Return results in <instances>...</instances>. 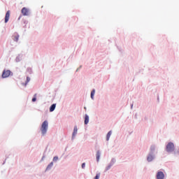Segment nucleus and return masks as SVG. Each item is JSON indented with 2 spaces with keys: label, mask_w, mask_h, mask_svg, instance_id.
Segmentation results:
<instances>
[{
  "label": "nucleus",
  "mask_w": 179,
  "mask_h": 179,
  "mask_svg": "<svg viewBox=\"0 0 179 179\" xmlns=\"http://www.w3.org/2000/svg\"><path fill=\"white\" fill-rule=\"evenodd\" d=\"M166 153L172 154L175 157H178L179 156V147L176 148L174 143L169 141L168 142L164 148Z\"/></svg>",
  "instance_id": "obj_1"
},
{
  "label": "nucleus",
  "mask_w": 179,
  "mask_h": 179,
  "mask_svg": "<svg viewBox=\"0 0 179 179\" xmlns=\"http://www.w3.org/2000/svg\"><path fill=\"white\" fill-rule=\"evenodd\" d=\"M41 134L42 136H44V135H45V134H47V131H48V120H45L41 127Z\"/></svg>",
  "instance_id": "obj_2"
},
{
  "label": "nucleus",
  "mask_w": 179,
  "mask_h": 179,
  "mask_svg": "<svg viewBox=\"0 0 179 179\" xmlns=\"http://www.w3.org/2000/svg\"><path fill=\"white\" fill-rule=\"evenodd\" d=\"M9 76H13V73L10 70H3L2 72L1 78L5 79L9 78Z\"/></svg>",
  "instance_id": "obj_3"
},
{
  "label": "nucleus",
  "mask_w": 179,
  "mask_h": 179,
  "mask_svg": "<svg viewBox=\"0 0 179 179\" xmlns=\"http://www.w3.org/2000/svg\"><path fill=\"white\" fill-rule=\"evenodd\" d=\"M148 155H151L152 156H155L157 155V149L156 148L155 145H151L150 147V151L148 152Z\"/></svg>",
  "instance_id": "obj_4"
},
{
  "label": "nucleus",
  "mask_w": 179,
  "mask_h": 179,
  "mask_svg": "<svg viewBox=\"0 0 179 179\" xmlns=\"http://www.w3.org/2000/svg\"><path fill=\"white\" fill-rule=\"evenodd\" d=\"M116 162L117 159L115 158H112L108 165L106 167L105 172L108 171V170H110V169H111V167H113V165L115 164Z\"/></svg>",
  "instance_id": "obj_5"
},
{
  "label": "nucleus",
  "mask_w": 179,
  "mask_h": 179,
  "mask_svg": "<svg viewBox=\"0 0 179 179\" xmlns=\"http://www.w3.org/2000/svg\"><path fill=\"white\" fill-rule=\"evenodd\" d=\"M166 176L164 175V173L162 171H157L155 178L156 179H164Z\"/></svg>",
  "instance_id": "obj_6"
},
{
  "label": "nucleus",
  "mask_w": 179,
  "mask_h": 179,
  "mask_svg": "<svg viewBox=\"0 0 179 179\" xmlns=\"http://www.w3.org/2000/svg\"><path fill=\"white\" fill-rule=\"evenodd\" d=\"M21 13L23 15V16H29V9L27 8L24 7L21 10Z\"/></svg>",
  "instance_id": "obj_7"
},
{
  "label": "nucleus",
  "mask_w": 179,
  "mask_h": 179,
  "mask_svg": "<svg viewBox=\"0 0 179 179\" xmlns=\"http://www.w3.org/2000/svg\"><path fill=\"white\" fill-rule=\"evenodd\" d=\"M155 159H156V156L151 155L150 154H148L147 162H148V163H151V162H153V160H155Z\"/></svg>",
  "instance_id": "obj_8"
},
{
  "label": "nucleus",
  "mask_w": 179,
  "mask_h": 179,
  "mask_svg": "<svg viewBox=\"0 0 179 179\" xmlns=\"http://www.w3.org/2000/svg\"><path fill=\"white\" fill-rule=\"evenodd\" d=\"M77 134H78V126H74L73 131L72 137H71L72 141H73V139H75V136H76Z\"/></svg>",
  "instance_id": "obj_9"
},
{
  "label": "nucleus",
  "mask_w": 179,
  "mask_h": 179,
  "mask_svg": "<svg viewBox=\"0 0 179 179\" xmlns=\"http://www.w3.org/2000/svg\"><path fill=\"white\" fill-rule=\"evenodd\" d=\"M9 17H10V11L8 10L5 15V23H8V22H9Z\"/></svg>",
  "instance_id": "obj_10"
},
{
  "label": "nucleus",
  "mask_w": 179,
  "mask_h": 179,
  "mask_svg": "<svg viewBox=\"0 0 179 179\" xmlns=\"http://www.w3.org/2000/svg\"><path fill=\"white\" fill-rule=\"evenodd\" d=\"M13 40L14 41H15L16 43H17V41H19V37H20V36H19V34H18L17 32H15V33L14 34V35H13Z\"/></svg>",
  "instance_id": "obj_11"
},
{
  "label": "nucleus",
  "mask_w": 179,
  "mask_h": 179,
  "mask_svg": "<svg viewBox=\"0 0 179 179\" xmlns=\"http://www.w3.org/2000/svg\"><path fill=\"white\" fill-rule=\"evenodd\" d=\"M57 107V103H53L52 104L50 108H49V111L50 113H52L53 111L55 110V108Z\"/></svg>",
  "instance_id": "obj_12"
},
{
  "label": "nucleus",
  "mask_w": 179,
  "mask_h": 179,
  "mask_svg": "<svg viewBox=\"0 0 179 179\" xmlns=\"http://www.w3.org/2000/svg\"><path fill=\"white\" fill-rule=\"evenodd\" d=\"M101 156V152L99 150L96 151V162L99 163L100 162V157Z\"/></svg>",
  "instance_id": "obj_13"
},
{
  "label": "nucleus",
  "mask_w": 179,
  "mask_h": 179,
  "mask_svg": "<svg viewBox=\"0 0 179 179\" xmlns=\"http://www.w3.org/2000/svg\"><path fill=\"white\" fill-rule=\"evenodd\" d=\"M52 166H54V162H51L46 167L45 171H50L52 169Z\"/></svg>",
  "instance_id": "obj_14"
},
{
  "label": "nucleus",
  "mask_w": 179,
  "mask_h": 179,
  "mask_svg": "<svg viewBox=\"0 0 179 179\" xmlns=\"http://www.w3.org/2000/svg\"><path fill=\"white\" fill-rule=\"evenodd\" d=\"M22 57H23V55L19 54L15 58V62H20V61H22Z\"/></svg>",
  "instance_id": "obj_15"
},
{
  "label": "nucleus",
  "mask_w": 179,
  "mask_h": 179,
  "mask_svg": "<svg viewBox=\"0 0 179 179\" xmlns=\"http://www.w3.org/2000/svg\"><path fill=\"white\" fill-rule=\"evenodd\" d=\"M84 124L85 125H87L89 124V115L87 114L85 115L84 117Z\"/></svg>",
  "instance_id": "obj_16"
},
{
  "label": "nucleus",
  "mask_w": 179,
  "mask_h": 179,
  "mask_svg": "<svg viewBox=\"0 0 179 179\" xmlns=\"http://www.w3.org/2000/svg\"><path fill=\"white\" fill-rule=\"evenodd\" d=\"M112 134H113V131H111V130L109 131L107 133V134H106V141H110V137L111 136Z\"/></svg>",
  "instance_id": "obj_17"
},
{
  "label": "nucleus",
  "mask_w": 179,
  "mask_h": 179,
  "mask_svg": "<svg viewBox=\"0 0 179 179\" xmlns=\"http://www.w3.org/2000/svg\"><path fill=\"white\" fill-rule=\"evenodd\" d=\"M59 159V158L58 157V156H55L52 159V162L53 163H57V162H58Z\"/></svg>",
  "instance_id": "obj_18"
},
{
  "label": "nucleus",
  "mask_w": 179,
  "mask_h": 179,
  "mask_svg": "<svg viewBox=\"0 0 179 179\" xmlns=\"http://www.w3.org/2000/svg\"><path fill=\"white\" fill-rule=\"evenodd\" d=\"M27 72H28V73H29V75H31V73H33V70L31 69V68L28 67L27 69Z\"/></svg>",
  "instance_id": "obj_19"
},
{
  "label": "nucleus",
  "mask_w": 179,
  "mask_h": 179,
  "mask_svg": "<svg viewBox=\"0 0 179 179\" xmlns=\"http://www.w3.org/2000/svg\"><path fill=\"white\" fill-rule=\"evenodd\" d=\"M36 96H37L36 94H35L34 95V96H33V98H32V99H31V101H32L33 103H34L35 101H37V97H36Z\"/></svg>",
  "instance_id": "obj_20"
},
{
  "label": "nucleus",
  "mask_w": 179,
  "mask_h": 179,
  "mask_svg": "<svg viewBox=\"0 0 179 179\" xmlns=\"http://www.w3.org/2000/svg\"><path fill=\"white\" fill-rule=\"evenodd\" d=\"M29 82H30V77L27 76L24 83V86H27V83H29Z\"/></svg>",
  "instance_id": "obj_21"
},
{
  "label": "nucleus",
  "mask_w": 179,
  "mask_h": 179,
  "mask_svg": "<svg viewBox=\"0 0 179 179\" xmlns=\"http://www.w3.org/2000/svg\"><path fill=\"white\" fill-rule=\"evenodd\" d=\"M100 176L101 173H97L95 176V177L94 178V179H100Z\"/></svg>",
  "instance_id": "obj_22"
},
{
  "label": "nucleus",
  "mask_w": 179,
  "mask_h": 179,
  "mask_svg": "<svg viewBox=\"0 0 179 179\" xmlns=\"http://www.w3.org/2000/svg\"><path fill=\"white\" fill-rule=\"evenodd\" d=\"M90 97H91L92 100H94V94L93 92H91Z\"/></svg>",
  "instance_id": "obj_23"
},
{
  "label": "nucleus",
  "mask_w": 179,
  "mask_h": 179,
  "mask_svg": "<svg viewBox=\"0 0 179 179\" xmlns=\"http://www.w3.org/2000/svg\"><path fill=\"white\" fill-rule=\"evenodd\" d=\"M85 167H86V163L83 162L82 164H81V168L83 169H85Z\"/></svg>",
  "instance_id": "obj_24"
},
{
  "label": "nucleus",
  "mask_w": 179,
  "mask_h": 179,
  "mask_svg": "<svg viewBox=\"0 0 179 179\" xmlns=\"http://www.w3.org/2000/svg\"><path fill=\"white\" fill-rule=\"evenodd\" d=\"M80 69H82V66H80L76 71V72H79V71H80Z\"/></svg>",
  "instance_id": "obj_25"
},
{
  "label": "nucleus",
  "mask_w": 179,
  "mask_h": 179,
  "mask_svg": "<svg viewBox=\"0 0 179 179\" xmlns=\"http://www.w3.org/2000/svg\"><path fill=\"white\" fill-rule=\"evenodd\" d=\"M92 93H94V94H96V90L95 89H92V90L91 91Z\"/></svg>",
  "instance_id": "obj_26"
},
{
  "label": "nucleus",
  "mask_w": 179,
  "mask_h": 179,
  "mask_svg": "<svg viewBox=\"0 0 179 179\" xmlns=\"http://www.w3.org/2000/svg\"><path fill=\"white\" fill-rule=\"evenodd\" d=\"M134 118H135L136 120H138V113H136V114H135Z\"/></svg>",
  "instance_id": "obj_27"
},
{
  "label": "nucleus",
  "mask_w": 179,
  "mask_h": 179,
  "mask_svg": "<svg viewBox=\"0 0 179 179\" xmlns=\"http://www.w3.org/2000/svg\"><path fill=\"white\" fill-rule=\"evenodd\" d=\"M44 159H45V155H44V154H43V157L41 158V160H44Z\"/></svg>",
  "instance_id": "obj_28"
},
{
  "label": "nucleus",
  "mask_w": 179,
  "mask_h": 179,
  "mask_svg": "<svg viewBox=\"0 0 179 179\" xmlns=\"http://www.w3.org/2000/svg\"><path fill=\"white\" fill-rule=\"evenodd\" d=\"M5 163H6V159L4 160V162H3L2 165L3 166L5 164Z\"/></svg>",
  "instance_id": "obj_29"
},
{
  "label": "nucleus",
  "mask_w": 179,
  "mask_h": 179,
  "mask_svg": "<svg viewBox=\"0 0 179 179\" xmlns=\"http://www.w3.org/2000/svg\"><path fill=\"white\" fill-rule=\"evenodd\" d=\"M133 107H134V103H131V108H133Z\"/></svg>",
  "instance_id": "obj_30"
},
{
  "label": "nucleus",
  "mask_w": 179,
  "mask_h": 179,
  "mask_svg": "<svg viewBox=\"0 0 179 179\" xmlns=\"http://www.w3.org/2000/svg\"><path fill=\"white\" fill-rule=\"evenodd\" d=\"M24 24H27V21H24Z\"/></svg>",
  "instance_id": "obj_31"
},
{
  "label": "nucleus",
  "mask_w": 179,
  "mask_h": 179,
  "mask_svg": "<svg viewBox=\"0 0 179 179\" xmlns=\"http://www.w3.org/2000/svg\"><path fill=\"white\" fill-rule=\"evenodd\" d=\"M20 17H22V16H20V17H18V20H20Z\"/></svg>",
  "instance_id": "obj_32"
},
{
  "label": "nucleus",
  "mask_w": 179,
  "mask_h": 179,
  "mask_svg": "<svg viewBox=\"0 0 179 179\" xmlns=\"http://www.w3.org/2000/svg\"><path fill=\"white\" fill-rule=\"evenodd\" d=\"M84 109H85V110H87V108H86V106H85V107H84Z\"/></svg>",
  "instance_id": "obj_33"
},
{
  "label": "nucleus",
  "mask_w": 179,
  "mask_h": 179,
  "mask_svg": "<svg viewBox=\"0 0 179 179\" xmlns=\"http://www.w3.org/2000/svg\"><path fill=\"white\" fill-rule=\"evenodd\" d=\"M157 100H158V101H159V96H157Z\"/></svg>",
  "instance_id": "obj_34"
}]
</instances>
